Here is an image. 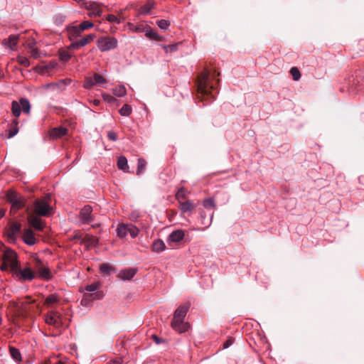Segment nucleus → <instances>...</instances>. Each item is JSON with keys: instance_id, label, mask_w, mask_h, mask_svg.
<instances>
[{"instance_id": "nucleus-33", "label": "nucleus", "mask_w": 364, "mask_h": 364, "mask_svg": "<svg viewBox=\"0 0 364 364\" xmlns=\"http://www.w3.org/2000/svg\"><path fill=\"white\" fill-rule=\"evenodd\" d=\"M119 112L123 117H129L132 112V108L130 105L125 104L119 110Z\"/></svg>"}, {"instance_id": "nucleus-13", "label": "nucleus", "mask_w": 364, "mask_h": 364, "mask_svg": "<svg viewBox=\"0 0 364 364\" xmlns=\"http://www.w3.org/2000/svg\"><path fill=\"white\" fill-rule=\"evenodd\" d=\"M68 132V129L64 127H55L49 131L48 136L50 139L55 140L65 136Z\"/></svg>"}, {"instance_id": "nucleus-10", "label": "nucleus", "mask_w": 364, "mask_h": 364, "mask_svg": "<svg viewBox=\"0 0 364 364\" xmlns=\"http://www.w3.org/2000/svg\"><path fill=\"white\" fill-rule=\"evenodd\" d=\"M36 264L35 268L37 271L38 277L44 280H50L52 278V273L49 268L44 266L40 259H35Z\"/></svg>"}, {"instance_id": "nucleus-37", "label": "nucleus", "mask_w": 364, "mask_h": 364, "mask_svg": "<svg viewBox=\"0 0 364 364\" xmlns=\"http://www.w3.org/2000/svg\"><path fill=\"white\" fill-rule=\"evenodd\" d=\"M95 34H88L80 40V45H81L82 47L85 46L87 44L92 42L95 39Z\"/></svg>"}, {"instance_id": "nucleus-58", "label": "nucleus", "mask_w": 364, "mask_h": 364, "mask_svg": "<svg viewBox=\"0 0 364 364\" xmlns=\"http://www.w3.org/2000/svg\"><path fill=\"white\" fill-rule=\"evenodd\" d=\"M90 103H92L94 106H98L100 104V101L99 100H94L90 101Z\"/></svg>"}, {"instance_id": "nucleus-18", "label": "nucleus", "mask_w": 364, "mask_h": 364, "mask_svg": "<svg viewBox=\"0 0 364 364\" xmlns=\"http://www.w3.org/2000/svg\"><path fill=\"white\" fill-rule=\"evenodd\" d=\"M178 203H179L178 208L183 213H191L194 210V209L196 207V204L189 200H185L178 202Z\"/></svg>"}, {"instance_id": "nucleus-55", "label": "nucleus", "mask_w": 364, "mask_h": 364, "mask_svg": "<svg viewBox=\"0 0 364 364\" xmlns=\"http://www.w3.org/2000/svg\"><path fill=\"white\" fill-rule=\"evenodd\" d=\"M213 216V214H212L211 218H210L209 222L205 223L204 221H203V224L205 225L207 227L209 226L210 225L211 222H212ZM200 217H201L203 220H205V215H203V213H200Z\"/></svg>"}, {"instance_id": "nucleus-12", "label": "nucleus", "mask_w": 364, "mask_h": 364, "mask_svg": "<svg viewBox=\"0 0 364 364\" xmlns=\"http://www.w3.org/2000/svg\"><path fill=\"white\" fill-rule=\"evenodd\" d=\"M82 5L85 9L90 11L89 14L90 16H100L102 13L100 5L96 2H84Z\"/></svg>"}, {"instance_id": "nucleus-21", "label": "nucleus", "mask_w": 364, "mask_h": 364, "mask_svg": "<svg viewBox=\"0 0 364 364\" xmlns=\"http://www.w3.org/2000/svg\"><path fill=\"white\" fill-rule=\"evenodd\" d=\"M185 236V232L182 230L173 231L168 236V242H178L181 241Z\"/></svg>"}, {"instance_id": "nucleus-63", "label": "nucleus", "mask_w": 364, "mask_h": 364, "mask_svg": "<svg viewBox=\"0 0 364 364\" xmlns=\"http://www.w3.org/2000/svg\"><path fill=\"white\" fill-rule=\"evenodd\" d=\"M3 213H0V218L2 217Z\"/></svg>"}, {"instance_id": "nucleus-7", "label": "nucleus", "mask_w": 364, "mask_h": 364, "mask_svg": "<svg viewBox=\"0 0 364 364\" xmlns=\"http://www.w3.org/2000/svg\"><path fill=\"white\" fill-rule=\"evenodd\" d=\"M117 235L124 237L129 234L132 237H135L139 234V229L132 224H121L117 228Z\"/></svg>"}, {"instance_id": "nucleus-57", "label": "nucleus", "mask_w": 364, "mask_h": 364, "mask_svg": "<svg viewBox=\"0 0 364 364\" xmlns=\"http://www.w3.org/2000/svg\"><path fill=\"white\" fill-rule=\"evenodd\" d=\"M122 360H121V358L112 360L108 363V364H122Z\"/></svg>"}, {"instance_id": "nucleus-5", "label": "nucleus", "mask_w": 364, "mask_h": 364, "mask_svg": "<svg viewBox=\"0 0 364 364\" xmlns=\"http://www.w3.org/2000/svg\"><path fill=\"white\" fill-rule=\"evenodd\" d=\"M2 260L5 262L9 266V269L12 272V274L16 270L18 267V262L17 259L16 253L11 250H6L3 255Z\"/></svg>"}, {"instance_id": "nucleus-4", "label": "nucleus", "mask_w": 364, "mask_h": 364, "mask_svg": "<svg viewBox=\"0 0 364 364\" xmlns=\"http://www.w3.org/2000/svg\"><path fill=\"white\" fill-rule=\"evenodd\" d=\"M6 199L11 203V212L16 213L19 209L22 208L26 202V198L16 191L9 190L6 193Z\"/></svg>"}, {"instance_id": "nucleus-1", "label": "nucleus", "mask_w": 364, "mask_h": 364, "mask_svg": "<svg viewBox=\"0 0 364 364\" xmlns=\"http://www.w3.org/2000/svg\"><path fill=\"white\" fill-rule=\"evenodd\" d=\"M219 73L213 68H205L198 76L197 80L198 98L202 100H210L215 97L218 90L219 79L216 77Z\"/></svg>"}, {"instance_id": "nucleus-8", "label": "nucleus", "mask_w": 364, "mask_h": 364, "mask_svg": "<svg viewBox=\"0 0 364 364\" xmlns=\"http://www.w3.org/2000/svg\"><path fill=\"white\" fill-rule=\"evenodd\" d=\"M97 46L102 52H105L117 46V40L112 37H102L97 41Z\"/></svg>"}, {"instance_id": "nucleus-2", "label": "nucleus", "mask_w": 364, "mask_h": 364, "mask_svg": "<svg viewBox=\"0 0 364 364\" xmlns=\"http://www.w3.org/2000/svg\"><path fill=\"white\" fill-rule=\"evenodd\" d=\"M50 200L49 196L36 199L27 209L28 223L36 230L43 231L46 226L45 221L41 218L50 215L52 208L50 205Z\"/></svg>"}, {"instance_id": "nucleus-19", "label": "nucleus", "mask_w": 364, "mask_h": 364, "mask_svg": "<svg viewBox=\"0 0 364 364\" xmlns=\"http://www.w3.org/2000/svg\"><path fill=\"white\" fill-rule=\"evenodd\" d=\"M136 269L128 268L120 271L117 277L122 280H131L136 274Z\"/></svg>"}, {"instance_id": "nucleus-46", "label": "nucleus", "mask_w": 364, "mask_h": 364, "mask_svg": "<svg viewBox=\"0 0 364 364\" xmlns=\"http://www.w3.org/2000/svg\"><path fill=\"white\" fill-rule=\"evenodd\" d=\"M80 30L81 31H85V30H87V29H89V28H91L92 27H93V23L89 21H85L83 22H82L80 25Z\"/></svg>"}, {"instance_id": "nucleus-34", "label": "nucleus", "mask_w": 364, "mask_h": 364, "mask_svg": "<svg viewBox=\"0 0 364 364\" xmlns=\"http://www.w3.org/2000/svg\"><path fill=\"white\" fill-rule=\"evenodd\" d=\"M178 43H173L170 45L161 44V46L164 50L166 53H168L176 52L178 49Z\"/></svg>"}, {"instance_id": "nucleus-52", "label": "nucleus", "mask_w": 364, "mask_h": 364, "mask_svg": "<svg viewBox=\"0 0 364 364\" xmlns=\"http://www.w3.org/2000/svg\"><path fill=\"white\" fill-rule=\"evenodd\" d=\"M82 47L81 45H80V41L74 42L70 45L68 48H73V49H78L79 48Z\"/></svg>"}, {"instance_id": "nucleus-29", "label": "nucleus", "mask_w": 364, "mask_h": 364, "mask_svg": "<svg viewBox=\"0 0 364 364\" xmlns=\"http://www.w3.org/2000/svg\"><path fill=\"white\" fill-rule=\"evenodd\" d=\"M18 38V36L11 35L7 40H5V43L11 49L14 50L16 46L17 45Z\"/></svg>"}, {"instance_id": "nucleus-24", "label": "nucleus", "mask_w": 364, "mask_h": 364, "mask_svg": "<svg viewBox=\"0 0 364 364\" xmlns=\"http://www.w3.org/2000/svg\"><path fill=\"white\" fill-rule=\"evenodd\" d=\"M18 119H15L12 121L10 128L6 131L8 133V138H12L18 132Z\"/></svg>"}, {"instance_id": "nucleus-43", "label": "nucleus", "mask_w": 364, "mask_h": 364, "mask_svg": "<svg viewBox=\"0 0 364 364\" xmlns=\"http://www.w3.org/2000/svg\"><path fill=\"white\" fill-rule=\"evenodd\" d=\"M100 269L102 273L109 274L111 273L113 267L108 264L104 263L100 265Z\"/></svg>"}, {"instance_id": "nucleus-64", "label": "nucleus", "mask_w": 364, "mask_h": 364, "mask_svg": "<svg viewBox=\"0 0 364 364\" xmlns=\"http://www.w3.org/2000/svg\"><path fill=\"white\" fill-rule=\"evenodd\" d=\"M44 364H48V363H44Z\"/></svg>"}, {"instance_id": "nucleus-44", "label": "nucleus", "mask_w": 364, "mask_h": 364, "mask_svg": "<svg viewBox=\"0 0 364 364\" xmlns=\"http://www.w3.org/2000/svg\"><path fill=\"white\" fill-rule=\"evenodd\" d=\"M157 26L163 29L166 30L168 29V26H170V22L168 20L161 19L156 22Z\"/></svg>"}, {"instance_id": "nucleus-48", "label": "nucleus", "mask_w": 364, "mask_h": 364, "mask_svg": "<svg viewBox=\"0 0 364 364\" xmlns=\"http://www.w3.org/2000/svg\"><path fill=\"white\" fill-rule=\"evenodd\" d=\"M106 19L110 22V23H121V21L114 15L113 14H109L108 15L107 17H106Z\"/></svg>"}, {"instance_id": "nucleus-32", "label": "nucleus", "mask_w": 364, "mask_h": 364, "mask_svg": "<svg viewBox=\"0 0 364 364\" xmlns=\"http://www.w3.org/2000/svg\"><path fill=\"white\" fill-rule=\"evenodd\" d=\"M9 352L11 354V356L12 358L16 360V362L19 363L21 361V354L18 349L16 348L15 347L10 346L9 347Z\"/></svg>"}, {"instance_id": "nucleus-39", "label": "nucleus", "mask_w": 364, "mask_h": 364, "mask_svg": "<svg viewBox=\"0 0 364 364\" xmlns=\"http://www.w3.org/2000/svg\"><path fill=\"white\" fill-rule=\"evenodd\" d=\"M100 284L99 282H95L93 284H88L85 287V290L87 291H89V292H97V291H99L98 289H100Z\"/></svg>"}, {"instance_id": "nucleus-20", "label": "nucleus", "mask_w": 364, "mask_h": 364, "mask_svg": "<svg viewBox=\"0 0 364 364\" xmlns=\"http://www.w3.org/2000/svg\"><path fill=\"white\" fill-rule=\"evenodd\" d=\"M21 225L18 223H13L8 229V236L11 239H16L21 231Z\"/></svg>"}, {"instance_id": "nucleus-28", "label": "nucleus", "mask_w": 364, "mask_h": 364, "mask_svg": "<svg viewBox=\"0 0 364 364\" xmlns=\"http://www.w3.org/2000/svg\"><path fill=\"white\" fill-rule=\"evenodd\" d=\"M60 301V297L55 294H50L49 295L46 299V301H45V304L48 306V307H53V306L55 304H57L58 302H59Z\"/></svg>"}, {"instance_id": "nucleus-15", "label": "nucleus", "mask_w": 364, "mask_h": 364, "mask_svg": "<svg viewBox=\"0 0 364 364\" xmlns=\"http://www.w3.org/2000/svg\"><path fill=\"white\" fill-rule=\"evenodd\" d=\"M92 208L90 205L84 206L80 213V218L82 221L85 223H90L93 220V218L92 215Z\"/></svg>"}, {"instance_id": "nucleus-54", "label": "nucleus", "mask_w": 364, "mask_h": 364, "mask_svg": "<svg viewBox=\"0 0 364 364\" xmlns=\"http://www.w3.org/2000/svg\"><path fill=\"white\" fill-rule=\"evenodd\" d=\"M233 343V339L229 338L223 343V348H228Z\"/></svg>"}, {"instance_id": "nucleus-41", "label": "nucleus", "mask_w": 364, "mask_h": 364, "mask_svg": "<svg viewBox=\"0 0 364 364\" xmlns=\"http://www.w3.org/2000/svg\"><path fill=\"white\" fill-rule=\"evenodd\" d=\"M203 205L207 209L214 208L215 207V200L211 198L205 199L203 202Z\"/></svg>"}, {"instance_id": "nucleus-61", "label": "nucleus", "mask_w": 364, "mask_h": 364, "mask_svg": "<svg viewBox=\"0 0 364 364\" xmlns=\"http://www.w3.org/2000/svg\"><path fill=\"white\" fill-rule=\"evenodd\" d=\"M153 337H154V340L156 341V343H159V339H158L157 336H154Z\"/></svg>"}, {"instance_id": "nucleus-36", "label": "nucleus", "mask_w": 364, "mask_h": 364, "mask_svg": "<svg viewBox=\"0 0 364 364\" xmlns=\"http://www.w3.org/2000/svg\"><path fill=\"white\" fill-rule=\"evenodd\" d=\"M21 107H22V110L25 113H29L31 109V105L29 101L25 98H22L20 100Z\"/></svg>"}, {"instance_id": "nucleus-16", "label": "nucleus", "mask_w": 364, "mask_h": 364, "mask_svg": "<svg viewBox=\"0 0 364 364\" xmlns=\"http://www.w3.org/2000/svg\"><path fill=\"white\" fill-rule=\"evenodd\" d=\"M80 242L81 245H85L87 248H90L97 245L98 239L93 235L87 234L84 235L83 237H82V241Z\"/></svg>"}, {"instance_id": "nucleus-45", "label": "nucleus", "mask_w": 364, "mask_h": 364, "mask_svg": "<svg viewBox=\"0 0 364 364\" xmlns=\"http://www.w3.org/2000/svg\"><path fill=\"white\" fill-rule=\"evenodd\" d=\"M72 58V54L68 50H62L60 52V59L63 61H68Z\"/></svg>"}, {"instance_id": "nucleus-60", "label": "nucleus", "mask_w": 364, "mask_h": 364, "mask_svg": "<svg viewBox=\"0 0 364 364\" xmlns=\"http://www.w3.org/2000/svg\"><path fill=\"white\" fill-rule=\"evenodd\" d=\"M55 65H56V63H50V64L48 66V68H55Z\"/></svg>"}, {"instance_id": "nucleus-23", "label": "nucleus", "mask_w": 364, "mask_h": 364, "mask_svg": "<svg viewBox=\"0 0 364 364\" xmlns=\"http://www.w3.org/2000/svg\"><path fill=\"white\" fill-rule=\"evenodd\" d=\"M144 34L146 37L151 40L163 41L164 39L163 36L159 35L156 32L154 31L149 26L146 27Z\"/></svg>"}, {"instance_id": "nucleus-25", "label": "nucleus", "mask_w": 364, "mask_h": 364, "mask_svg": "<svg viewBox=\"0 0 364 364\" xmlns=\"http://www.w3.org/2000/svg\"><path fill=\"white\" fill-rule=\"evenodd\" d=\"M155 2L154 0H148L147 2L139 9V14H148L154 9Z\"/></svg>"}, {"instance_id": "nucleus-40", "label": "nucleus", "mask_w": 364, "mask_h": 364, "mask_svg": "<svg viewBox=\"0 0 364 364\" xmlns=\"http://www.w3.org/2000/svg\"><path fill=\"white\" fill-rule=\"evenodd\" d=\"M290 73L292 76V78L295 81H298L301 78V73L299 69L296 67H293L290 70Z\"/></svg>"}, {"instance_id": "nucleus-17", "label": "nucleus", "mask_w": 364, "mask_h": 364, "mask_svg": "<svg viewBox=\"0 0 364 364\" xmlns=\"http://www.w3.org/2000/svg\"><path fill=\"white\" fill-rule=\"evenodd\" d=\"M23 240L26 244L28 245H33L37 242V239L36 238L33 230L30 228L24 230L23 234Z\"/></svg>"}, {"instance_id": "nucleus-31", "label": "nucleus", "mask_w": 364, "mask_h": 364, "mask_svg": "<svg viewBox=\"0 0 364 364\" xmlns=\"http://www.w3.org/2000/svg\"><path fill=\"white\" fill-rule=\"evenodd\" d=\"M117 166L119 169L124 171V172L129 171V166L126 157L123 156L119 157L117 161Z\"/></svg>"}, {"instance_id": "nucleus-3", "label": "nucleus", "mask_w": 364, "mask_h": 364, "mask_svg": "<svg viewBox=\"0 0 364 364\" xmlns=\"http://www.w3.org/2000/svg\"><path fill=\"white\" fill-rule=\"evenodd\" d=\"M189 307V304H185L174 311L171 326L180 333L187 331L189 328V324L183 321Z\"/></svg>"}, {"instance_id": "nucleus-53", "label": "nucleus", "mask_w": 364, "mask_h": 364, "mask_svg": "<svg viewBox=\"0 0 364 364\" xmlns=\"http://www.w3.org/2000/svg\"><path fill=\"white\" fill-rule=\"evenodd\" d=\"M36 44V41L34 39L28 40L26 42V45L28 48H32Z\"/></svg>"}, {"instance_id": "nucleus-51", "label": "nucleus", "mask_w": 364, "mask_h": 364, "mask_svg": "<svg viewBox=\"0 0 364 364\" xmlns=\"http://www.w3.org/2000/svg\"><path fill=\"white\" fill-rule=\"evenodd\" d=\"M107 137L113 141H115L117 139V134L113 131L108 132Z\"/></svg>"}, {"instance_id": "nucleus-30", "label": "nucleus", "mask_w": 364, "mask_h": 364, "mask_svg": "<svg viewBox=\"0 0 364 364\" xmlns=\"http://www.w3.org/2000/svg\"><path fill=\"white\" fill-rule=\"evenodd\" d=\"M112 93L118 97H122L127 94V89L124 85H117L112 90Z\"/></svg>"}, {"instance_id": "nucleus-9", "label": "nucleus", "mask_w": 364, "mask_h": 364, "mask_svg": "<svg viewBox=\"0 0 364 364\" xmlns=\"http://www.w3.org/2000/svg\"><path fill=\"white\" fill-rule=\"evenodd\" d=\"M13 275L20 281H31L35 278L36 274L30 267H25L23 269L18 267Z\"/></svg>"}, {"instance_id": "nucleus-26", "label": "nucleus", "mask_w": 364, "mask_h": 364, "mask_svg": "<svg viewBox=\"0 0 364 364\" xmlns=\"http://www.w3.org/2000/svg\"><path fill=\"white\" fill-rule=\"evenodd\" d=\"M190 194V192L187 191L184 187H182L178 189L176 194V198L178 202H181L186 200L188 196Z\"/></svg>"}, {"instance_id": "nucleus-56", "label": "nucleus", "mask_w": 364, "mask_h": 364, "mask_svg": "<svg viewBox=\"0 0 364 364\" xmlns=\"http://www.w3.org/2000/svg\"><path fill=\"white\" fill-rule=\"evenodd\" d=\"M0 269L2 271H7L9 269V266L7 264H6L4 260H2V264L0 266Z\"/></svg>"}, {"instance_id": "nucleus-49", "label": "nucleus", "mask_w": 364, "mask_h": 364, "mask_svg": "<svg viewBox=\"0 0 364 364\" xmlns=\"http://www.w3.org/2000/svg\"><path fill=\"white\" fill-rule=\"evenodd\" d=\"M146 27H144L143 25H137L133 27L132 30L135 32L139 33H145Z\"/></svg>"}, {"instance_id": "nucleus-22", "label": "nucleus", "mask_w": 364, "mask_h": 364, "mask_svg": "<svg viewBox=\"0 0 364 364\" xmlns=\"http://www.w3.org/2000/svg\"><path fill=\"white\" fill-rule=\"evenodd\" d=\"M80 26H72L67 28L68 37L70 41L78 37L82 31L80 30Z\"/></svg>"}, {"instance_id": "nucleus-59", "label": "nucleus", "mask_w": 364, "mask_h": 364, "mask_svg": "<svg viewBox=\"0 0 364 364\" xmlns=\"http://www.w3.org/2000/svg\"><path fill=\"white\" fill-rule=\"evenodd\" d=\"M84 235H82L81 233H76L75 235V238L79 239L80 241H82V237H83Z\"/></svg>"}, {"instance_id": "nucleus-50", "label": "nucleus", "mask_w": 364, "mask_h": 364, "mask_svg": "<svg viewBox=\"0 0 364 364\" xmlns=\"http://www.w3.org/2000/svg\"><path fill=\"white\" fill-rule=\"evenodd\" d=\"M31 49V55L33 58H38L41 57L40 53L37 48H32Z\"/></svg>"}, {"instance_id": "nucleus-62", "label": "nucleus", "mask_w": 364, "mask_h": 364, "mask_svg": "<svg viewBox=\"0 0 364 364\" xmlns=\"http://www.w3.org/2000/svg\"><path fill=\"white\" fill-rule=\"evenodd\" d=\"M57 364H64V363L61 361H58Z\"/></svg>"}, {"instance_id": "nucleus-27", "label": "nucleus", "mask_w": 364, "mask_h": 364, "mask_svg": "<svg viewBox=\"0 0 364 364\" xmlns=\"http://www.w3.org/2000/svg\"><path fill=\"white\" fill-rule=\"evenodd\" d=\"M166 248L164 242L161 240H155L151 246V250L155 252H161Z\"/></svg>"}, {"instance_id": "nucleus-14", "label": "nucleus", "mask_w": 364, "mask_h": 364, "mask_svg": "<svg viewBox=\"0 0 364 364\" xmlns=\"http://www.w3.org/2000/svg\"><path fill=\"white\" fill-rule=\"evenodd\" d=\"M104 296V294L102 291H97L95 293H92V294H88V293H85L83 295V297L81 300V304L82 306H88L89 305V303L93 300H95V299H102Z\"/></svg>"}, {"instance_id": "nucleus-38", "label": "nucleus", "mask_w": 364, "mask_h": 364, "mask_svg": "<svg viewBox=\"0 0 364 364\" xmlns=\"http://www.w3.org/2000/svg\"><path fill=\"white\" fill-rule=\"evenodd\" d=\"M146 166V162L144 159H138V164H137V170H136V174L140 175L144 170Z\"/></svg>"}, {"instance_id": "nucleus-42", "label": "nucleus", "mask_w": 364, "mask_h": 364, "mask_svg": "<svg viewBox=\"0 0 364 364\" xmlns=\"http://www.w3.org/2000/svg\"><path fill=\"white\" fill-rule=\"evenodd\" d=\"M17 62L23 67H28L30 65L29 60L24 56L19 55L16 58Z\"/></svg>"}, {"instance_id": "nucleus-35", "label": "nucleus", "mask_w": 364, "mask_h": 364, "mask_svg": "<svg viewBox=\"0 0 364 364\" xmlns=\"http://www.w3.org/2000/svg\"><path fill=\"white\" fill-rule=\"evenodd\" d=\"M11 111L14 116L18 117L21 114V105L16 101H13L11 105Z\"/></svg>"}, {"instance_id": "nucleus-47", "label": "nucleus", "mask_w": 364, "mask_h": 364, "mask_svg": "<svg viewBox=\"0 0 364 364\" xmlns=\"http://www.w3.org/2000/svg\"><path fill=\"white\" fill-rule=\"evenodd\" d=\"M102 97L103 100L108 103H113L117 100L113 96L107 93H102Z\"/></svg>"}, {"instance_id": "nucleus-11", "label": "nucleus", "mask_w": 364, "mask_h": 364, "mask_svg": "<svg viewBox=\"0 0 364 364\" xmlns=\"http://www.w3.org/2000/svg\"><path fill=\"white\" fill-rule=\"evenodd\" d=\"M107 82L106 79L101 75L95 73L92 77H87L85 79L83 87L85 89H90L95 85H102Z\"/></svg>"}, {"instance_id": "nucleus-6", "label": "nucleus", "mask_w": 364, "mask_h": 364, "mask_svg": "<svg viewBox=\"0 0 364 364\" xmlns=\"http://www.w3.org/2000/svg\"><path fill=\"white\" fill-rule=\"evenodd\" d=\"M45 321L47 324L53 326L56 329H60L63 325L61 315L57 312L50 311L45 315Z\"/></svg>"}]
</instances>
